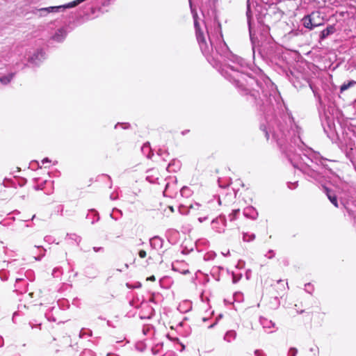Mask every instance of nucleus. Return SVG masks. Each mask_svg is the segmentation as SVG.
Here are the masks:
<instances>
[{
    "instance_id": "f257e3e1",
    "label": "nucleus",
    "mask_w": 356,
    "mask_h": 356,
    "mask_svg": "<svg viewBox=\"0 0 356 356\" xmlns=\"http://www.w3.org/2000/svg\"><path fill=\"white\" fill-rule=\"evenodd\" d=\"M314 15H316V18L320 19L319 12H312L310 15H306L302 18L303 26L309 30H312L314 28L312 19Z\"/></svg>"
},
{
    "instance_id": "f03ea898",
    "label": "nucleus",
    "mask_w": 356,
    "mask_h": 356,
    "mask_svg": "<svg viewBox=\"0 0 356 356\" xmlns=\"http://www.w3.org/2000/svg\"><path fill=\"white\" fill-rule=\"evenodd\" d=\"M324 189L330 201L334 204L335 207H338L339 205L337 196L334 194H332L331 191L328 188L324 187Z\"/></svg>"
},
{
    "instance_id": "7ed1b4c3",
    "label": "nucleus",
    "mask_w": 356,
    "mask_h": 356,
    "mask_svg": "<svg viewBox=\"0 0 356 356\" xmlns=\"http://www.w3.org/2000/svg\"><path fill=\"white\" fill-rule=\"evenodd\" d=\"M335 28L333 25H330L329 26H327L325 29L321 31V40H323L325 39V38H327L328 35H330V34H332L335 32Z\"/></svg>"
},
{
    "instance_id": "20e7f679",
    "label": "nucleus",
    "mask_w": 356,
    "mask_h": 356,
    "mask_svg": "<svg viewBox=\"0 0 356 356\" xmlns=\"http://www.w3.org/2000/svg\"><path fill=\"white\" fill-rule=\"evenodd\" d=\"M195 26L196 29V36L199 42H205L203 32L200 30V26L197 22H195Z\"/></svg>"
},
{
    "instance_id": "39448f33",
    "label": "nucleus",
    "mask_w": 356,
    "mask_h": 356,
    "mask_svg": "<svg viewBox=\"0 0 356 356\" xmlns=\"http://www.w3.org/2000/svg\"><path fill=\"white\" fill-rule=\"evenodd\" d=\"M356 84V81H350L347 83H343L341 88H340V92H343L349 88L350 87L354 86Z\"/></svg>"
},
{
    "instance_id": "423d86ee",
    "label": "nucleus",
    "mask_w": 356,
    "mask_h": 356,
    "mask_svg": "<svg viewBox=\"0 0 356 356\" xmlns=\"http://www.w3.org/2000/svg\"><path fill=\"white\" fill-rule=\"evenodd\" d=\"M312 23L314 27L323 25V19L320 17V19L316 18V15L312 17Z\"/></svg>"
},
{
    "instance_id": "0eeeda50",
    "label": "nucleus",
    "mask_w": 356,
    "mask_h": 356,
    "mask_svg": "<svg viewBox=\"0 0 356 356\" xmlns=\"http://www.w3.org/2000/svg\"><path fill=\"white\" fill-rule=\"evenodd\" d=\"M276 283H277V284H280V287H281V288H280V289L281 291L284 290V289H285V286H286V285L287 286V282H285L284 280H281V279H280V280H276Z\"/></svg>"
},
{
    "instance_id": "6e6552de",
    "label": "nucleus",
    "mask_w": 356,
    "mask_h": 356,
    "mask_svg": "<svg viewBox=\"0 0 356 356\" xmlns=\"http://www.w3.org/2000/svg\"><path fill=\"white\" fill-rule=\"evenodd\" d=\"M147 255V252L145 250H140L138 251V256L141 259H145Z\"/></svg>"
},
{
    "instance_id": "1a4fd4ad",
    "label": "nucleus",
    "mask_w": 356,
    "mask_h": 356,
    "mask_svg": "<svg viewBox=\"0 0 356 356\" xmlns=\"http://www.w3.org/2000/svg\"><path fill=\"white\" fill-rule=\"evenodd\" d=\"M239 211H240V210H239V209H234V210L232 211V213H231V215L232 216V220H233V219L236 218V216H237L238 213L239 212Z\"/></svg>"
},
{
    "instance_id": "9d476101",
    "label": "nucleus",
    "mask_w": 356,
    "mask_h": 356,
    "mask_svg": "<svg viewBox=\"0 0 356 356\" xmlns=\"http://www.w3.org/2000/svg\"><path fill=\"white\" fill-rule=\"evenodd\" d=\"M319 312H312L311 315H312V318H319Z\"/></svg>"
},
{
    "instance_id": "9b49d317",
    "label": "nucleus",
    "mask_w": 356,
    "mask_h": 356,
    "mask_svg": "<svg viewBox=\"0 0 356 356\" xmlns=\"http://www.w3.org/2000/svg\"><path fill=\"white\" fill-rule=\"evenodd\" d=\"M10 80L9 79H6V78H1L0 79V81L3 82V83H6V81H9Z\"/></svg>"
},
{
    "instance_id": "f8f14e48",
    "label": "nucleus",
    "mask_w": 356,
    "mask_h": 356,
    "mask_svg": "<svg viewBox=\"0 0 356 356\" xmlns=\"http://www.w3.org/2000/svg\"><path fill=\"white\" fill-rule=\"evenodd\" d=\"M292 353V355H291V356H295L296 353V350H295V349H291V350H290V353Z\"/></svg>"
},
{
    "instance_id": "ddd939ff",
    "label": "nucleus",
    "mask_w": 356,
    "mask_h": 356,
    "mask_svg": "<svg viewBox=\"0 0 356 356\" xmlns=\"http://www.w3.org/2000/svg\"><path fill=\"white\" fill-rule=\"evenodd\" d=\"M264 131L265 136H266V137L267 140H268V138H269V134H268V132L266 129H264Z\"/></svg>"
},
{
    "instance_id": "4468645a",
    "label": "nucleus",
    "mask_w": 356,
    "mask_h": 356,
    "mask_svg": "<svg viewBox=\"0 0 356 356\" xmlns=\"http://www.w3.org/2000/svg\"><path fill=\"white\" fill-rule=\"evenodd\" d=\"M147 280L154 281V280H155V277H154V275H152V276H151V277H148V278L147 279Z\"/></svg>"
},
{
    "instance_id": "2eb2a0df",
    "label": "nucleus",
    "mask_w": 356,
    "mask_h": 356,
    "mask_svg": "<svg viewBox=\"0 0 356 356\" xmlns=\"http://www.w3.org/2000/svg\"><path fill=\"white\" fill-rule=\"evenodd\" d=\"M255 354L257 355V356H261V354L259 353L258 350L255 351Z\"/></svg>"
},
{
    "instance_id": "dca6fc26",
    "label": "nucleus",
    "mask_w": 356,
    "mask_h": 356,
    "mask_svg": "<svg viewBox=\"0 0 356 356\" xmlns=\"http://www.w3.org/2000/svg\"><path fill=\"white\" fill-rule=\"evenodd\" d=\"M169 208H170V211H174V209H173V207H169Z\"/></svg>"
},
{
    "instance_id": "f3484780",
    "label": "nucleus",
    "mask_w": 356,
    "mask_h": 356,
    "mask_svg": "<svg viewBox=\"0 0 356 356\" xmlns=\"http://www.w3.org/2000/svg\"><path fill=\"white\" fill-rule=\"evenodd\" d=\"M91 183H92V179H90L89 180V184H88V186H90Z\"/></svg>"
},
{
    "instance_id": "a211bd4d",
    "label": "nucleus",
    "mask_w": 356,
    "mask_h": 356,
    "mask_svg": "<svg viewBox=\"0 0 356 356\" xmlns=\"http://www.w3.org/2000/svg\"><path fill=\"white\" fill-rule=\"evenodd\" d=\"M271 286H275V284H271Z\"/></svg>"
}]
</instances>
